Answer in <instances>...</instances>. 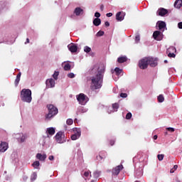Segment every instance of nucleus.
<instances>
[{"label": "nucleus", "instance_id": "nucleus-1", "mask_svg": "<svg viewBox=\"0 0 182 182\" xmlns=\"http://www.w3.org/2000/svg\"><path fill=\"white\" fill-rule=\"evenodd\" d=\"M95 70L98 69V72L95 76L91 78L90 87L92 90H97V89H100L103 85V76L106 70V67L105 65L102 64L99 68L95 65L92 70H95Z\"/></svg>", "mask_w": 182, "mask_h": 182}, {"label": "nucleus", "instance_id": "nucleus-2", "mask_svg": "<svg viewBox=\"0 0 182 182\" xmlns=\"http://www.w3.org/2000/svg\"><path fill=\"white\" fill-rule=\"evenodd\" d=\"M20 97L22 102L31 103V102H32V91L29 89H23L21 91Z\"/></svg>", "mask_w": 182, "mask_h": 182}, {"label": "nucleus", "instance_id": "nucleus-3", "mask_svg": "<svg viewBox=\"0 0 182 182\" xmlns=\"http://www.w3.org/2000/svg\"><path fill=\"white\" fill-rule=\"evenodd\" d=\"M47 109L48 110V113L46 114V119L47 120H50L52 117L56 116L59 112L58 107H55V105L52 104L47 105Z\"/></svg>", "mask_w": 182, "mask_h": 182}, {"label": "nucleus", "instance_id": "nucleus-4", "mask_svg": "<svg viewBox=\"0 0 182 182\" xmlns=\"http://www.w3.org/2000/svg\"><path fill=\"white\" fill-rule=\"evenodd\" d=\"M77 100L79 102L80 105H82V106H85L89 102V97L86 96L83 93H80V95H77Z\"/></svg>", "mask_w": 182, "mask_h": 182}, {"label": "nucleus", "instance_id": "nucleus-5", "mask_svg": "<svg viewBox=\"0 0 182 182\" xmlns=\"http://www.w3.org/2000/svg\"><path fill=\"white\" fill-rule=\"evenodd\" d=\"M138 66L139 69H142L143 70H144V69H147V68H149V62L147 60V57L141 59L139 61Z\"/></svg>", "mask_w": 182, "mask_h": 182}, {"label": "nucleus", "instance_id": "nucleus-6", "mask_svg": "<svg viewBox=\"0 0 182 182\" xmlns=\"http://www.w3.org/2000/svg\"><path fill=\"white\" fill-rule=\"evenodd\" d=\"M146 59L148 60V65H149V66H151V68H156V66H157V65H158L157 58H154L152 57H146Z\"/></svg>", "mask_w": 182, "mask_h": 182}, {"label": "nucleus", "instance_id": "nucleus-7", "mask_svg": "<svg viewBox=\"0 0 182 182\" xmlns=\"http://www.w3.org/2000/svg\"><path fill=\"white\" fill-rule=\"evenodd\" d=\"M163 37V31H156L153 33V38L155 41H162Z\"/></svg>", "mask_w": 182, "mask_h": 182}, {"label": "nucleus", "instance_id": "nucleus-8", "mask_svg": "<svg viewBox=\"0 0 182 182\" xmlns=\"http://www.w3.org/2000/svg\"><path fill=\"white\" fill-rule=\"evenodd\" d=\"M123 170V165H119L112 169V176H119L120 171Z\"/></svg>", "mask_w": 182, "mask_h": 182}, {"label": "nucleus", "instance_id": "nucleus-9", "mask_svg": "<svg viewBox=\"0 0 182 182\" xmlns=\"http://www.w3.org/2000/svg\"><path fill=\"white\" fill-rule=\"evenodd\" d=\"M63 136H65V134H63V132H59L55 134V138L57 143H63V140L62 139Z\"/></svg>", "mask_w": 182, "mask_h": 182}, {"label": "nucleus", "instance_id": "nucleus-10", "mask_svg": "<svg viewBox=\"0 0 182 182\" xmlns=\"http://www.w3.org/2000/svg\"><path fill=\"white\" fill-rule=\"evenodd\" d=\"M126 14L123 11H119L116 14V19L118 21V22H122L124 19Z\"/></svg>", "mask_w": 182, "mask_h": 182}, {"label": "nucleus", "instance_id": "nucleus-11", "mask_svg": "<svg viewBox=\"0 0 182 182\" xmlns=\"http://www.w3.org/2000/svg\"><path fill=\"white\" fill-rule=\"evenodd\" d=\"M107 156V153H106V151H100L99 154V156H97V160H98L99 161H101V160H105Z\"/></svg>", "mask_w": 182, "mask_h": 182}, {"label": "nucleus", "instance_id": "nucleus-12", "mask_svg": "<svg viewBox=\"0 0 182 182\" xmlns=\"http://www.w3.org/2000/svg\"><path fill=\"white\" fill-rule=\"evenodd\" d=\"M8 143L6 142H1L0 144V151H1V153H5L6 150H8Z\"/></svg>", "mask_w": 182, "mask_h": 182}, {"label": "nucleus", "instance_id": "nucleus-13", "mask_svg": "<svg viewBox=\"0 0 182 182\" xmlns=\"http://www.w3.org/2000/svg\"><path fill=\"white\" fill-rule=\"evenodd\" d=\"M46 85L48 88L55 87V80H53V78L47 80L46 82Z\"/></svg>", "mask_w": 182, "mask_h": 182}, {"label": "nucleus", "instance_id": "nucleus-14", "mask_svg": "<svg viewBox=\"0 0 182 182\" xmlns=\"http://www.w3.org/2000/svg\"><path fill=\"white\" fill-rule=\"evenodd\" d=\"M157 25L159 31H161V32H164V28H166V22L158 21Z\"/></svg>", "mask_w": 182, "mask_h": 182}, {"label": "nucleus", "instance_id": "nucleus-15", "mask_svg": "<svg viewBox=\"0 0 182 182\" xmlns=\"http://www.w3.org/2000/svg\"><path fill=\"white\" fill-rule=\"evenodd\" d=\"M76 132H77L75 134L71 136V140H77V139L80 137V135H81L80 129H76Z\"/></svg>", "mask_w": 182, "mask_h": 182}, {"label": "nucleus", "instance_id": "nucleus-16", "mask_svg": "<svg viewBox=\"0 0 182 182\" xmlns=\"http://www.w3.org/2000/svg\"><path fill=\"white\" fill-rule=\"evenodd\" d=\"M167 14H168V11L166 9L161 8L158 10V15H159V16H164V15H167Z\"/></svg>", "mask_w": 182, "mask_h": 182}, {"label": "nucleus", "instance_id": "nucleus-17", "mask_svg": "<svg viewBox=\"0 0 182 182\" xmlns=\"http://www.w3.org/2000/svg\"><path fill=\"white\" fill-rule=\"evenodd\" d=\"M74 14L76 15V16L83 15V9H82L80 7H77L74 11Z\"/></svg>", "mask_w": 182, "mask_h": 182}, {"label": "nucleus", "instance_id": "nucleus-18", "mask_svg": "<svg viewBox=\"0 0 182 182\" xmlns=\"http://www.w3.org/2000/svg\"><path fill=\"white\" fill-rule=\"evenodd\" d=\"M68 49L72 53H75L77 52V46L72 44L71 46H68Z\"/></svg>", "mask_w": 182, "mask_h": 182}, {"label": "nucleus", "instance_id": "nucleus-19", "mask_svg": "<svg viewBox=\"0 0 182 182\" xmlns=\"http://www.w3.org/2000/svg\"><path fill=\"white\" fill-rule=\"evenodd\" d=\"M46 154H36V159L38 160H40V161H45L46 160Z\"/></svg>", "mask_w": 182, "mask_h": 182}, {"label": "nucleus", "instance_id": "nucleus-20", "mask_svg": "<svg viewBox=\"0 0 182 182\" xmlns=\"http://www.w3.org/2000/svg\"><path fill=\"white\" fill-rule=\"evenodd\" d=\"M175 8H177V9H180L182 6V0H176L174 3Z\"/></svg>", "mask_w": 182, "mask_h": 182}, {"label": "nucleus", "instance_id": "nucleus-21", "mask_svg": "<svg viewBox=\"0 0 182 182\" xmlns=\"http://www.w3.org/2000/svg\"><path fill=\"white\" fill-rule=\"evenodd\" d=\"M117 62L118 63H124V62H127V57L126 56L119 57L117 58Z\"/></svg>", "mask_w": 182, "mask_h": 182}, {"label": "nucleus", "instance_id": "nucleus-22", "mask_svg": "<svg viewBox=\"0 0 182 182\" xmlns=\"http://www.w3.org/2000/svg\"><path fill=\"white\" fill-rule=\"evenodd\" d=\"M46 133H47V134H49L50 136H53V134H55V128H53V127L48 128Z\"/></svg>", "mask_w": 182, "mask_h": 182}, {"label": "nucleus", "instance_id": "nucleus-23", "mask_svg": "<svg viewBox=\"0 0 182 182\" xmlns=\"http://www.w3.org/2000/svg\"><path fill=\"white\" fill-rule=\"evenodd\" d=\"M102 23V20H100V18H96L93 20V25H95V26H99V25H100Z\"/></svg>", "mask_w": 182, "mask_h": 182}, {"label": "nucleus", "instance_id": "nucleus-24", "mask_svg": "<svg viewBox=\"0 0 182 182\" xmlns=\"http://www.w3.org/2000/svg\"><path fill=\"white\" fill-rule=\"evenodd\" d=\"M21 73H19L17 76H16V78L15 80V85L16 86H18V85H19V82L21 81Z\"/></svg>", "mask_w": 182, "mask_h": 182}, {"label": "nucleus", "instance_id": "nucleus-25", "mask_svg": "<svg viewBox=\"0 0 182 182\" xmlns=\"http://www.w3.org/2000/svg\"><path fill=\"white\" fill-rule=\"evenodd\" d=\"M26 140V135H23L21 139H18V143H23Z\"/></svg>", "mask_w": 182, "mask_h": 182}, {"label": "nucleus", "instance_id": "nucleus-26", "mask_svg": "<svg viewBox=\"0 0 182 182\" xmlns=\"http://www.w3.org/2000/svg\"><path fill=\"white\" fill-rule=\"evenodd\" d=\"M32 166L35 168H38V167H39V166H41V163H39L38 161H36L32 164Z\"/></svg>", "mask_w": 182, "mask_h": 182}, {"label": "nucleus", "instance_id": "nucleus-27", "mask_svg": "<svg viewBox=\"0 0 182 182\" xmlns=\"http://www.w3.org/2000/svg\"><path fill=\"white\" fill-rule=\"evenodd\" d=\"M37 177H38V175L36 174V172H33L31 176V181H35Z\"/></svg>", "mask_w": 182, "mask_h": 182}, {"label": "nucleus", "instance_id": "nucleus-28", "mask_svg": "<svg viewBox=\"0 0 182 182\" xmlns=\"http://www.w3.org/2000/svg\"><path fill=\"white\" fill-rule=\"evenodd\" d=\"M114 72H115L117 76H119V75H120V74L122 73V69H119V68H116L114 69Z\"/></svg>", "mask_w": 182, "mask_h": 182}, {"label": "nucleus", "instance_id": "nucleus-29", "mask_svg": "<svg viewBox=\"0 0 182 182\" xmlns=\"http://www.w3.org/2000/svg\"><path fill=\"white\" fill-rule=\"evenodd\" d=\"M86 112V109L83 108V107H79L77 108V113H85Z\"/></svg>", "mask_w": 182, "mask_h": 182}, {"label": "nucleus", "instance_id": "nucleus-30", "mask_svg": "<svg viewBox=\"0 0 182 182\" xmlns=\"http://www.w3.org/2000/svg\"><path fill=\"white\" fill-rule=\"evenodd\" d=\"M158 102H159V103H163V102H164V97L163 96V95H160L158 97Z\"/></svg>", "mask_w": 182, "mask_h": 182}, {"label": "nucleus", "instance_id": "nucleus-31", "mask_svg": "<svg viewBox=\"0 0 182 182\" xmlns=\"http://www.w3.org/2000/svg\"><path fill=\"white\" fill-rule=\"evenodd\" d=\"M112 109H114V112H117V109H119V104L118 103L112 104Z\"/></svg>", "mask_w": 182, "mask_h": 182}, {"label": "nucleus", "instance_id": "nucleus-32", "mask_svg": "<svg viewBox=\"0 0 182 182\" xmlns=\"http://www.w3.org/2000/svg\"><path fill=\"white\" fill-rule=\"evenodd\" d=\"M66 124H67L68 126H72V124H73V119H68L67 121H66Z\"/></svg>", "mask_w": 182, "mask_h": 182}, {"label": "nucleus", "instance_id": "nucleus-33", "mask_svg": "<svg viewBox=\"0 0 182 182\" xmlns=\"http://www.w3.org/2000/svg\"><path fill=\"white\" fill-rule=\"evenodd\" d=\"M93 175L95 178H99V177H100V171H95Z\"/></svg>", "mask_w": 182, "mask_h": 182}, {"label": "nucleus", "instance_id": "nucleus-34", "mask_svg": "<svg viewBox=\"0 0 182 182\" xmlns=\"http://www.w3.org/2000/svg\"><path fill=\"white\" fill-rule=\"evenodd\" d=\"M91 50H92V48H90V47L85 46L84 48V51L86 52V53H89V52H90Z\"/></svg>", "mask_w": 182, "mask_h": 182}, {"label": "nucleus", "instance_id": "nucleus-35", "mask_svg": "<svg viewBox=\"0 0 182 182\" xmlns=\"http://www.w3.org/2000/svg\"><path fill=\"white\" fill-rule=\"evenodd\" d=\"M64 70H70V64H65L64 66Z\"/></svg>", "mask_w": 182, "mask_h": 182}, {"label": "nucleus", "instance_id": "nucleus-36", "mask_svg": "<svg viewBox=\"0 0 182 182\" xmlns=\"http://www.w3.org/2000/svg\"><path fill=\"white\" fill-rule=\"evenodd\" d=\"M58 76H59V72H55L53 75V77L55 79V80H58Z\"/></svg>", "mask_w": 182, "mask_h": 182}, {"label": "nucleus", "instance_id": "nucleus-37", "mask_svg": "<svg viewBox=\"0 0 182 182\" xmlns=\"http://www.w3.org/2000/svg\"><path fill=\"white\" fill-rule=\"evenodd\" d=\"M105 35V31H100L97 33V36H103Z\"/></svg>", "mask_w": 182, "mask_h": 182}, {"label": "nucleus", "instance_id": "nucleus-38", "mask_svg": "<svg viewBox=\"0 0 182 182\" xmlns=\"http://www.w3.org/2000/svg\"><path fill=\"white\" fill-rule=\"evenodd\" d=\"M135 42H136V43H139V42H140V35H136V36H135Z\"/></svg>", "mask_w": 182, "mask_h": 182}, {"label": "nucleus", "instance_id": "nucleus-39", "mask_svg": "<svg viewBox=\"0 0 182 182\" xmlns=\"http://www.w3.org/2000/svg\"><path fill=\"white\" fill-rule=\"evenodd\" d=\"M163 159H164V154H159L158 155V159L159 160V161H163Z\"/></svg>", "mask_w": 182, "mask_h": 182}, {"label": "nucleus", "instance_id": "nucleus-40", "mask_svg": "<svg viewBox=\"0 0 182 182\" xmlns=\"http://www.w3.org/2000/svg\"><path fill=\"white\" fill-rule=\"evenodd\" d=\"M127 120H130L132 119V114L130 112H128L126 115Z\"/></svg>", "mask_w": 182, "mask_h": 182}, {"label": "nucleus", "instance_id": "nucleus-41", "mask_svg": "<svg viewBox=\"0 0 182 182\" xmlns=\"http://www.w3.org/2000/svg\"><path fill=\"white\" fill-rule=\"evenodd\" d=\"M178 168V166L177 165L173 166V168L171 169L170 173H174V171L177 170Z\"/></svg>", "mask_w": 182, "mask_h": 182}, {"label": "nucleus", "instance_id": "nucleus-42", "mask_svg": "<svg viewBox=\"0 0 182 182\" xmlns=\"http://www.w3.org/2000/svg\"><path fill=\"white\" fill-rule=\"evenodd\" d=\"M168 56V58H176V54H174V53H169Z\"/></svg>", "mask_w": 182, "mask_h": 182}, {"label": "nucleus", "instance_id": "nucleus-43", "mask_svg": "<svg viewBox=\"0 0 182 182\" xmlns=\"http://www.w3.org/2000/svg\"><path fill=\"white\" fill-rule=\"evenodd\" d=\"M68 76L70 78V79H73V77H75V74L73 73H70L68 74Z\"/></svg>", "mask_w": 182, "mask_h": 182}, {"label": "nucleus", "instance_id": "nucleus-44", "mask_svg": "<svg viewBox=\"0 0 182 182\" xmlns=\"http://www.w3.org/2000/svg\"><path fill=\"white\" fill-rule=\"evenodd\" d=\"M120 97H123V98H126V97H127V93L122 92V93L120 94Z\"/></svg>", "mask_w": 182, "mask_h": 182}, {"label": "nucleus", "instance_id": "nucleus-45", "mask_svg": "<svg viewBox=\"0 0 182 182\" xmlns=\"http://www.w3.org/2000/svg\"><path fill=\"white\" fill-rule=\"evenodd\" d=\"M166 130H168V132H171V133L174 132L175 131L174 128L171 127L166 128Z\"/></svg>", "mask_w": 182, "mask_h": 182}, {"label": "nucleus", "instance_id": "nucleus-46", "mask_svg": "<svg viewBox=\"0 0 182 182\" xmlns=\"http://www.w3.org/2000/svg\"><path fill=\"white\" fill-rule=\"evenodd\" d=\"M89 174H90V171H85L84 173L85 177H89Z\"/></svg>", "mask_w": 182, "mask_h": 182}, {"label": "nucleus", "instance_id": "nucleus-47", "mask_svg": "<svg viewBox=\"0 0 182 182\" xmlns=\"http://www.w3.org/2000/svg\"><path fill=\"white\" fill-rule=\"evenodd\" d=\"M95 18H100V13H99V12H96L95 14Z\"/></svg>", "mask_w": 182, "mask_h": 182}, {"label": "nucleus", "instance_id": "nucleus-48", "mask_svg": "<svg viewBox=\"0 0 182 182\" xmlns=\"http://www.w3.org/2000/svg\"><path fill=\"white\" fill-rule=\"evenodd\" d=\"M106 16H107V18H110L111 16H113V14L112 13H107L106 14Z\"/></svg>", "mask_w": 182, "mask_h": 182}, {"label": "nucleus", "instance_id": "nucleus-49", "mask_svg": "<svg viewBox=\"0 0 182 182\" xmlns=\"http://www.w3.org/2000/svg\"><path fill=\"white\" fill-rule=\"evenodd\" d=\"M178 28H179V29H182V22H179L178 23Z\"/></svg>", "mask_w": 182, "mask_h": 182}, {"label": "nucleus", "instance_id": "nucleus-50", "mask_svg": "<svg viewBox=\"0 0 182 182\" xmlns=\"http://www.w3.org/2000/svg\"><path fill=\"white\" fill-rule=\"evenodd\" d=\"M48 160L53 161V160H55V157L51 155V156H50L48 157Z\"/></svg>", "mask_w": 182, "mask_h": 182}, {"label": "nucleus", "instance_id": "nucleus-51", "mask_svg": "<svg viewBox=\"0 0 182 182\" xmlns=\"http://www.w3.org/2000/svg\"><path fill=\"white\" fill-rule=\"evenodd\" d=\"M105 26L109 27L110 26V23H109V21H105Z\"/></svg>", "mask_w": 182, "mask_h": 182}, {"label": "nucleus", "instance_id": "nucleus-52", "mask_svg": "<svg viewBox=\"0 0 182 182\" xmlns=\"http://www.w3.org/2000/svg\"><path fill=\"white\" fill-rule=\"evenodd\" d=\"M171 50H176V48L174 47H171L168 49V52H170Z\"/></svg>", "mask_w": 182, "mask_h": 182}, {"label": "nucleus", "instance_id": "nucleus-53", "mask_svg": "<svg viewBox=\"0 0 182 182\" xmlns=\"http://www.w3.org/2000/svg\"><path fill=\"white\" fill-rule=\"evenodd\" d=\"M109 144H111V146H114V141L111 140V141H109Z\"/></svg>", "mask_w": 182, "mask_h": 182}, {"label": "nucleus", "instance_id": "nucleus-54", "mask_svg": "<svg viewBox=\"0 0 182 182\" xmlns=\"http://www.w3.org/2000/svg\"><path fill=\"white\" fill-rule=\"evenodd\" d=\"M157 137H158L157 135H154V140H157Z\"/></svg>", "mask_w": 182, "mask_h": 182}, {"label": "nucleus", "instance_id": "nucleus-55", "mask_svg": "<svg viewBox=\"0 0 182 182\" xmlns=\"http://www.w3.org/2000/svg\"><path fill=\"white\" fill-rule=\"evenodd\" d=\"M23 180H28V176H24L23 177Z\"/></svg>", "mask_w": 182, "mask_h": 182}, {"label": "nucleus", "instance_id": "nucleus-56", "mask_svg": "<svg viewBox=\"0 0 182 182\" xmlns=\"http://www.w3.org/2000/svg\"><path fill=\"white\" fill-rule=\"evenodd\" d=\"M26 43H29V38H26V41L25 44H26Z\"/></svg>", "mask_w": 182, "mask_h": 182}, {"label": "nucleus", "instance_id": "nucleus-57", "mask_svg": "<svg viewBox=\"0 0 182 182\" xmlns=\"http://www.w3.org/2000/svg\"><path fill=\"white\" fill-rule=\"evenodd\" d=\"M100 8H101L102 11H103V8H104L103 5H102V6H100Z\"/></svg>", "mask_w": 182, "mask_h": 182}, {"label": "nucleus", "instance_id": "nucleus-58", "mask_svg": "<svg viewBox=\"0 0 182 182\" xmlns=\"http://www.w3.org/2000/svg\"><path fill=\"white\" fill-rule=\"evenodd\" d=\"M164 63H167V60H164Z\"/></svg>", "mask_w": 182, "mask_h": 182}, {"label": "nucleus", "instance_id": "nucleus-59", "mask_svg": "<svg viewBox=\"0 0 182 182\" xmlns=\"http://www.w3.org/2000/svg\"><path fill=\"white\" fill-rule=\"evenodd\" d=\"M65 130H66V129H68V127L66 125L65 126Z\"/></svg>", "mask_w": 182, "mask_h": 182}, {"label": "nucleus", "instance_id": "nucleus-60", "mask_svg": "<svg viewBox=\"0 0 182 182\" xmlns=\"http://www.w3.org/2000/svg\"><path fill=\"white\" fill-rule=\"evenodd\" d=\"M91 182H95V181H94V180H92V181H91Z\"/></svg>", "mask_w": 182, "mask_h": 182}]
</instances>
